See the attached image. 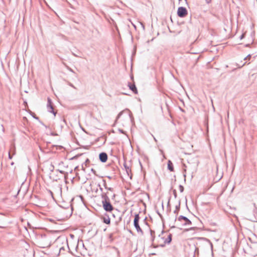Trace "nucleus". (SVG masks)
I'll use <instances>...</instances> for the list:
<instances>
[{
	"mask_svg": "<svg viewBox=\"0 0 257 257\" xmlns=\"http://www.w3.org/2000/svg\"><path fill=\"white\" fill-rule=\"evenodd\" d=\"M102 203L104 209L107 212H111L113 210V207L110 203L109 198L106 194L102 195Z\"/></svg>",
	"mask_w": 257,
	"mask_h": 257,
	"instance_id": "f257e3e1",
	"label": "nucleus"
},
{
	"mask_svg": "<svg viewBox=\"0 0 257 257\" xmlns=\"http://www.w3.org/2000/svg\"><path fill=\"white\" fill-rule=\"evenodd\" d=\"M140 218V217L139 214H136L135 216L134 224L136 229H137V232L142 235L143 234V231L139 224Z\"/></svg>",
	"mask_w": 257,
	"mask_h": 257,
	"instance_id": "f03ea898",
	"label": "nucleus"
},
{
	"mask_svg": "<svg viewBox=\"0 0 257 257\" xmlns=\"http://www.w3.org/2000/svg\"><path fill=\"white\" fill-rule=\"evenodd\" d=\"M47 107L48 111L52 113L54 116L56 115V112L54 110L53 103L50 98L47 99Z\"/></svg>",
	"mask_w": 257,
	"mask_h": 257,
	"instance_id": "7ed1b4c3",
	"label": "nucleus"
},
{
	"mask_svg": "<svg viewBox=\"0 0 257 257\" xmlns=\"http://www.w3.org/2000/svg\"><path fill=\"white\" fill-rule=\"evenodd\" d=\"M178 220L182 222L184 225L187 226L191 224V221L188 218L182 215L178 217Z\"/></svg>",
	"mask_w": 257,
	"mask_h": 257,
	"instance_id": "20e7f679",
	"label": "nucleus"
},
{
	"mask_svg": "<svg viewBox=\"0 0 257 257\" xmlns=\"http://www.w3.org/2000/svg\"><path fill=\"white\" fill-rule=\"evenodd\" d=\"M177 14L179 17L183 18L187 15V11L185 8L180 7L178 9Z\"/></svg>",
	"mask_w": 257,
	"mask_h": 257,
	"instance_id": "39448f33",
	"label": "nucleus"
},
{
	"mask_svg": "<svg viewBox=\"0 0 257 257\" xmlns=\"http://www.w3.org/2000/svg\"><path fill=\"white\" fill-rule=\"evenodd\" d=\"M163 235L164 236L162 237V238L164 239V238H165L164 243L165 244L169 243L171 241V240H172V234L170 233L168 234L167 233H163Z\"/></svg>",
	"mask_w": 257,
	"mask_h": 257,
	"instance_id": "423d86ee",
	"label": "nucleus"
},
{
	"mask_svg": "<svg viewBox=\"0 0 257 257\" xmlns=\"http://www.w3.org/2000/svg\"><path fill=\"white\" fill-rule=\"evenodd\" d=\"M99 158L100 161L105 163L107 160V155L105 153H101L99 154Z\"/></svg>",
	"mask_w": 257,
	"mask_h": 257,
	"instance_id": "0eeeda50",
	"label": "nucleus"
},
{
	"mask_svg": "<svg viewBox=\"0 0 257 257\" xmlns=\"http://www.w3.org/2000/svg\"><path fill=\"white\" fill-rule=\"evenodd\" d=\"M245 64V62L242 65L240 66L237 63H233L231 65V66H230V68L231 69V70L229 71V72H232L235 70H236L237 68H241L243 66H244Z\"/></svg>",
	"mask_w": 257,
	"mask_h": 257,
	"instance_id": "6e6552de",
	"label": "nucleus"
},
{
	"mask_svg": "<svg viewBox=\"0 0 257 257\" xmlns=\"http://www.w3.org/2000/svg\"><path fill=\"white\" fill-rule=\"evenodd\" d=\"M128 86L130 89L132 90L135 93L137 94L138 93L137 88L135 84H129Z\"/></svg>",
	"mask_w": 257,
	"mask_h": 257,
	"instance_id": "1a4fd4ad",
	"label": "nucleus"
},
{
	"mask_svg": "<svg viewBox=\"0 0 257 257\" xmlns=\"http://www.w3.org/2000/svg\"><path fill=\"white\" fill-rule=\"evenodd\" d=\"M168 169L171 172L174 171L173 165L170 160L168 162Z\"/></svg>",
	"mask_w": 257,
	"mask_h": 257,
	"instance_id": "9d476101",
	"label": "nucleus"
},
{
	"mask_svg": "<svg viewBox=\"0 0 257 257\" xmlns=\"http://www.w3.org/2000/svg\"><path fill=\"white\" fill-rule=\"evenodd\" d=\"M104 186L105 187V189L108 191H111V192H112L113 191V188H111V187H107L106 186V183H104Z\"/></svg>",
	"mask_w": 257,
	"mask_h": 257,
	"instance_id": "9b49d317",
	"label": "nucleus"
},
{
	"mask_svg": "<svg viewBox=\"0 0 257 257\" xmlns=\"http://www.w3.org/2000/svg\"><path fill=\"white\" fill-rule=\"evenodd\" d=\"M124 168H125V169L126 172H127V173L128 174L129 172H130V171H131V169L129 168V167H128V166H127L126 165V164H124Z\"/></svg>",
	"mask_w": 257,
	"mask_h": 257,
	"instance_id": "f8f14e48",
	"label": "nucleus"
},
{
	"mask_svg": "<svg viewBox=\"0 0 257 257\" xmlns=\"http://www.w3.org/2000/svg\"><path fill=\"white\" fill-rule=\"evenodd\" d=\"M10 152H12L13 155H15V153H16V149H15V146H13L11 149V151H10Z\"/></svg>",
	"mask_w": 257,
	"mask_h": 257,
	"instance_id": "ddd939ff",
	"label": "nucleus"
},
{
	"mask_svg": "<svg viewBox=\"0 0 257 257\" xmlns=\"http://www.w3.org/2000/svg\"><path fill=\"white\" fill-rule=\"evenodd\" d=\"M104 194H106V195L108 197V195H109V192L108 191H106V192H102L101 193V195L102 199V195Z\"/></svg>",
	"mask_w": 257,
	"mask_h": 257,
	"instance_id": "4468645a",
	"label": "nucleus"
},
{
	"mask_svg": "<svg viewBox=\"0 0 257 257\" xmlns=\"http://www.w3.org/2000/svg\"><path fill=\"white\" fill-rule=\"evenodd\" d=\"M250 58H251V55L250 54H249L246 57L244 58V60H250Z\"/></svg>",
	"mask_w": 257,
	"mask_h": 257,
	"instance_id": "2eb2a0df",
	"label": "nucleus"
},
{
	"mask_svg": "<svg viewBox=\"0 0 257 257\" xmlns=\"http://www.w3.org/2000/svg\"><path fill=\"white\" fill-rule=\"evenodd\" d=\"M54 169V166L53 165H52V164H50V168H49L51 172H52L53 171Z\"/></svg>",
	"mask_w": 257,
	"mask_h": 257,
	"instance_id": "dca6fc26",
	"label": "nucleus"
},
{
	"mask_svg": "<svg viewBox=\"0 0 257 257\" xmlns=\"http://www.w3.org/2000/svg\"><path fill=\"white\" fill-rule=\"evenodd\" d=\"M179 190L181 192H182L184 190V187L182 185L179 186Z\"/></svg>",
	"mask_w": 257,
	"mask_h": 257,
	"instance_id": "f3484780",
	"label": "nucleus"
},
{
	"mask_svg": "<svg viewBox=\"0 0 257 257\" xmlns=\"http://www.w3.org/2000/svg\"><path fill=\"white\" fill-rule=\"evenodd\" d=\"M104 222L106 224H109L110 223V220L109 219H104Z\"/></svg>",
	"mask_w": 257,
	"mask_h": 257,
	"instance_id": "a211bd4d",
	"label": "nucleus"
},
{
	"mask_svg": "<svg viewBox=\"0 0 257 257\" xmlns=\"http://www.w3.org/2000/svg\"><path fill=\"white\" fill-rule=\"evenodd\" d=\"M122 112H120L117 115L116 121L119 118L120 115L122 114Z\"/></svg>",
	"mask_w": 257,
	"mask_h": 257,
	"instance_id": "6ab92c4d",
	"label": "nucleus"
},
{
	"mask_svg": "<svg viewBox=\"0 0 257 257\" xmlns=\"http://www.w3.org/2000/svg\"><path fill=\"white\" fill-rule=\"evenodd\" d=\"M9 158L10 159H12V156L11 155L10 152H9Z\"/></svg>",
	"mask_w": 257,
	"mask_h": 257,
	"instance_id": "aec40b11",
	"label": "nucleus"
},
{
	"mask_svg": "<svg viewBox=\"0 0 257 257\" xmlns=\"http://www.w3.org/2000/svg\"><path fill=\"white\" fill-rule=\"evenodd\" d=\"M205 1L208 4L211 2V0H205Z\"/></svg>",
	"mask_w": 257,
	"mask_h": 257,
	"instance_id": "412c9836",
	"label": "nucleus"
},
{
	"mask_svg": "<svg viewBox=\"0 0 257 257\" xmlns=\"http://www.w3.org/2000/svg\"><path fill=\"white\" fill-rule=\"evenodd\" d=\"M62 121H63L65 123H66V120L64 118H62L61 119Z\"/></svg>",
	"mask_w": 257,
	"mask_h": 257,
	"instance_id": "4be33fe9",
	"label": "nucleus"
},
{
	"mask_svg": "<svg viewBox=\"0 0 257 257\" xmlns=\"http://www.w3.org/2000/svg\"><path fill=\"white\" fill-rule=\"evenodd\" d=\"M119 132H121V133H122V134H124V132H123V130H119Z\"/></svg>",
	"mask_w": 257,
	"mask_h": 257,
	"instance_id": "5701e85b",
	"label": "nucleus"
},
{
	"mask_svg": "<svg viewBox=\"0 0 257 257\" xmlns=\"http://www.w3.org/2000/svg\"><path fill=\"white\" fill-rule=\"evenodd\" d=\"M192 229H194V228H190V229H188L185 230V231H188L189 230H192Z\"/></svg>",
	"mask_w": 257,
	"mask_h": 257,
	"instance_id": "b1692460",
	"label": "nucleus"
},
{
	"mask_svg": "<svg viewBox=\"0 0 257 257\" xmlns=\"http://www.w3.org/2000/svg\"><path fill=\"white\" fill-rule=\"evenodd\" d=\"M244 34H242L241 36H240V39H243V38L244 37Z\"/></svg>",
	"mask_w": 257,
	"mask_h": 257,
	"instance_id": "393cba45",
	"label": "nucleus"
},
{
	"mask_svg": "<svg viewBox=\"0 0 257 257\" xmlns=\"http://www.w3.org/2000/svg\"><path fill=\"white\" fill-rule=\"evenodd\" d=\"M141 25L142 26L143 29H145V27L143 25V24L142 23H140Z\"/></svg>",
	"mask_w": 257,
	"mask_h": 257,
	"instance_id": "a878e982",
	"label": "nucleus"
},
{
	"mask_svg": "<svg viewBox=\"0 0 257 257\" xmlns=\"http://www.w3.org/2000/svg\"><path fill=\"white\" fill-rule=\"evenodd\" d=\"M69 70L70 71H71V72H73V71L72 70V69H71V68H69Z\"/></svg>",
	"mask_w": 257,
	"mask_h": 257,
	"instance_id": "bb28decb",
	"label": "nucleus"
},
{
	"mask_svg": "<svg viewBox=\"0 0 257 257\" xmlns=\"http://www.w3.org/2000/svg\"><path fill=\"white\" fill-rule=\"evenodd\" d=\"M71 87H73V88H75V87L73 86V85H72V84H71L70 85Z\"/></svg>",
	"mask_w": 257,
	"mask_h": 257,
	"instance_id": "cd10ccee",
	"label": "nucleus"
},
{
	"mask_svg": "<svg viewBox=\"0 0 257 257\" xmlns=\"http://www.w3.org/2000/svg\"><path fill=\"white\" fill-rule=\"evenodd\" d=\"M133 24V26L134 27V28H135V29H136V26L134 24Z\"/></svg>",
	"mask_w": 257,
	"mask_h": 257,
	"instance_id": "c85d7f7f",
	"label": "nucleus"
},
{
	"mask_svg": "<svg viewBox=\"0 0 257 257\" xmlns=\"http://www.w3.org/2000/svg\"><path fill=\"white\" fill-rule=\"evenodd\" d=\"M229 67V66L228 65H226L225 66V68H228Z\"/></svg>",
	"mask_w": 257,
	"mask_h": 257,
	"instance_id": "c756f323",
	"label": "nucleus"
},
{
	"mask_svg": "<svg viewBox=\"0 0 257 257\" xmlns=\"http://www.w3.org/2000/svg\"><path fill=\"white\" fill-rule=\"evenodd\" d=\"M100 189L101 191H102V188H100Z\"/></svg>",
	"mask_w": 257,
	"mask_h": 257,
	"instance_id": "7c9ffc66",
	"label": "nucleus"
},
{
	"mask_svg": "<svg viewBox=\"0 0 257 257\" xmlns=\"http://www.w3.org/2000/svg\"><path fill=\"white\" fill-rule=\"evenodd\" d=\"M184 177L185 178V177H186V175H185V174H184Z\"/></svg>",
	"mask_w": 257,
	"mask_h": 257,
	"instance_id": "2f4dec72",
	"label": "nucleus"
}]
</instances>
